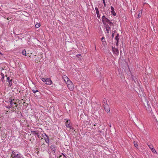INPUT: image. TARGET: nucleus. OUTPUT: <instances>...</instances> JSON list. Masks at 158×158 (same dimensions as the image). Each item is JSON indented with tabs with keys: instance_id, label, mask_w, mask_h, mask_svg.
I'll list each match as a JSON object with an SVG mask.
<instances>
[{
	"instance_id": "obj_35",
	"label": "nucleus",
	"mask_w": 158,
	"mask_h": 158,
	"mask_svg": "<svg viewBox=\"0 0 158 158\" xmlns=\"http://www.w3.org/2000/svg\"><path fill=\"white\" fill-rule=\"evenodd\" d=\"M147 105L148 106L149 105V103H148V101H147Z\"/></svg>"
},
{
	"instance_id": "obj_31",
	"label": "nucleus",
	"mask_w": 158,
	"mask_h": 158,
	"mask_svg": "<svg viewBox=\"0 0 158 158\" xmlns=\"http://www.w3.org/2000/svg\"><path fill=\"white\" fill-rule=\"evenodd\" d=\"M1 75L2 77V78H3L4 77V74H3L2 73H1Z\"/></svg>"
},
{
	"instance_id": "obj_25",
	"label": "nucleus",
	"mask_w": 158,
	"mask_h": 158,
	"mask_svg": "<svg viewBox=\"0 0 158 158\" xmlns=\"http://www.w3.org/2000/svg\"><path fill=\"white\" fill-rule=\"evenodd\" d=\"M148 146L150 149L153 147V146L151 144H148Z\"/></svg>"
},
{
	"instance_id": "obj_33",
	"label": "nucleus",
	"mask_w": 158,
	"mask_h": 158,
	"mask_svg": "<svg viewBox=\"0 0 158 158\" xmlns=\"http://www.w3.org/2000/svg\"><path fill=\"white\" fill-rule=\"evenodd\" d=\"M81 56L80 54H78L77 55V56L78 57H79L80 56Z\"/></svg>"
},
{
	"instance_id": "obj_20",
	"label": "nucleus",
	"mask_w": 158,
	"mask_h": 158,
	"mask_svg": "<svg viewBox=\"0 0 158 158\" xmlns=\"http://www.w3.org/2000/svg\"><path fill=\"white\" fill-rule=\"evenodd\" d=\"M103 106H104V105L105 104H107V101L106 100L105 98H104V99L103 100Z\"/></svg>"
},
{
	"instance_id": "obj_22",
	"label": "nucleus",
	"mask_w": 158,
	"mask_h": 158,
	"mask_svg": "<svg viewBox=\"0 0 158 158\" xmlns=\"http://www.w3.org/2000/svg\"><path fill=\"white\" fill-rule=\"evenodd\" d=\"M32 90L35 94L37 92H38V91L37 89H32Z\"/></svg>"
},
{
	"instance_id": "obj_9",
	"label": "nucleus",
	"mask_w": 158,
	"mask_h": 158,
	"mask_svg": "<svg viewBox=\"0 0 158 158\" xmlns=\"http://www.w3.org/2000/svg\"><path fill=\"white\" fill-rule=\"evenodd\" d=\"M106 30L107 31V33L109 34V30H110L111 29L110 27V26L108 25V24L106 25L105 26Z\"/></svg>"
},
{
	"instance_id": "obj_15",
	"label": "nucleus",
	"mask_w": 158,
	"mask_h": 158,
	"mask_svg": "<svg viewBox=\"0 0 158 158\" xmlns=\"http://www.w3.org/2000/svg\"><path fill=\"white\" fill-rule=\"evenodd\" d=\"M111 13L114 16H115L116 15V14L114 11V9L112 6H111Z\"/></svg>"
},
{
	"instance_id": "obj_8",
	"label": "nucleus",
	"mask_w": 158,
	"mask_h": 158,
	"mask_svg": "<svg viewBox=\"0 0 158 158\" xmlns=\"http://www.w3.org/2000/svg\"><path fill=\"white\" fill-rule=\"evenodd\" d=\"M63 78L64 79L65 82L67 84L69 83V81H71L69 80L68 77L66 76H64L63 77Z\"/></svg>"
},
{
	"instance_id": "obj_28",
	"label": "nucleus",
	"mask_w": 158,
	"mask_h": 158,
	"mask_svg": "<svg viewBox=\"0 0 158 158\" xmlns=\"http://www.w3.org/2000/svg\"><path fill=\"white\" fill-rule=\"evenodd\" d=\"M7 81H8V82L9 81H11V80H10V77H7Z\"/></svg>"
},
{
	"instance_id": "obj_18",
	"label": "nucleus",
	"mask_w": 158,
	"mask_h": 158,
	"mask_svg": "<svg viewBox=\"0 0 158 158\" xmlns=\"http://www.w3.org/2000/svg\"><path fill=\"white\" fill-rule=\"evenodd\" d=\"M9 82V86L10 87L12 85V80L8 81Z\"/></svg>"
},
{
	"instance_id": "obj_11",
	"label": "nucleus",
	"mask_w": 158,
	"mask_h": 158,
	"mask_svg": "<svg viewBox=\"0 0 158 158\" xmlns=\"http://www.w3.org/2000/svg\"><path fill=\"white\" fill-rule=\"evenodd\" d=\"M36 131H31V133L34 135H37L38 137H39V133Z\"/></svg>"
},
{
	"instance_id": "obj_16",
	"label": "nucleus",
	"mask_w": 158,
	"mask_h": 158,
	"mask_svg": "<svg viewBox=\"0 0 158 158\" xmlns=\"http://www.w3.org/2000/svg\"><path fill=\"white\" fill-rule=\"evenodd\" d=\"M10 106H12L13 104H16L15 102H13L12 100H11V101H10Z\"/></svg>"
},
{
	"instance_id": "obj_32",
	"label": "nucleus",
	"mask_w": 158,
	"mask_h": 158,
	"mask_svg": "<svg viewBox=\"0 0 158 158\" xmlns=\"http://www.w3.org/2000/svg\"><path fill=\"white\" fill-rule=\"evenodd\" d=\"M103 3L104 5V6L106 7V3H105V2H103Z\"/></svg>"
},
{
	"instance_id": "obj_34",
	"label": "nucleus",
	"mask_w": 158,
	"mask_h": 158,
	"mask_svg": "<svg viewBox=\"0 0 158 158\" xmlns=\"http://www.w3.org/2000/svg\"><path fill=\"white\" fill-rule=\"evenodd\" d=\"M112 38H114V33H113L112 34Z\"/></svg>"
},
{
	"instance_id": "obj_38",
	"label": "nucleus",
	"mask_w": 158,
	"mask_h": 158,
	"mask_svg": "<svg viewBox=\"0 0 158 158\" xmlns=\"http://www.w3.org/2000/svg\"><path fill=\"white\" fill-rule=\"evenodd\" d=\"M0 54H2V53H1V52H0Z\"/></svg>"
},
{
	"instance_id": "obj_1",
	"label": "nucleus",
	"mask_w": 158,
	"mask_h": 158,
	"mask_svg": "<svg viewBox=\"0 0 158 158\" xmlns=\"http://www.w3.org/2000/svg\"><path fill=\"white\" fill-rule=\"evenodd\" d=\"M42 81L45 84L48 85H51L52 83V81L49 78L46 79L42 78Z\"/></svg>"
},
{
	"instance_id": "obj_29",
	"label": "nucleus",
	"mask_w": 158,
	"mask_h": 158,
	"mask_svg": "<svg viewBox=\"0 0 158 158\" xmlns=\"http://www.w3.org/2000/svg\"><path fill=\"white\" fill-rule=\"evenodd\" d=\"M141 14L139 13L138 14V18H139L141 16Z\"/></svg>"
},
{
	"instance_id": "obj_4",
	"label": "nucleus",
	"mask_w": 158,
	"mask_h": 158,
	"mask_svg": "<svg viewBox=\"0 0 158 158\" xmlns=\"http://www.w3.org/2000/svg\"><path fill=\"white\" fill-rule=\"evenodd\" d=\"M65 125L67 127L69 128L70 129H73V127L71 126L70 124V122L69 120H67L65 122Z\"/></svg>"
},
{
	"instance_id": "obj_12",
	"label": "nucleus",
	"mask_w": 158,
	"mask_h": 158,
	"mask_svg": "<svg viewBox=\"0 0 158 158\" xmlns=\"http://www.w3.org/2000/svg\"><path fill=\"white\" fill-rule=\"evenodd\" d=\"M118 33L117 35L116 36L115 38V40H116V45L118 46V43L119 42V38H118Z\"/></svg>"
},
{
	"instance_id": "obj_37",
	"label": "nucleus",
	"mask_w": 158,
	"mask_h": 158,
	"mask_svg": "<svg viewBox=\"0 0 158 158\" xmlns=\"http://www.w3.org/2000/svg\"><path fill=\"white\" fill-rule=\"evenodd\" d=\"M110 127H111V125L110 124Z\"/></svg>"
},
{
	"instance_id": "obj_23",
	"label": "nucleus",
	"mask_w": 158,
	"mask_h": 158,
	"mask_svg": "<svg viewBox=\"0 0 158 158\" xmlns=\"http://www.w3.org/2000/svg\"><path fill=\"white\" fill-rule=\"evenodd\" d=\"M95 10L96 11V14H98L99 13V11L98 10V9L97 7H95Z\"/></svg>"
},
{
	"instance_id": "obj_10",
	"label": "nucleus",
	"mask_w": 158,
	"mask_h": 158,
	"mask_svg": "<svg viewBox=\"0 0 158 158\" xmlns=\"http://www.w3.org/2000/svg\"><path fill=\"white\" fill-rule=\"evenodd\" d=\"M108 19L106 18L104 15L102 16V21L104 24L105 23V22L107 21Z\"/></svg>"
},
{
	"instance_id": "obj_27",
	"label": "nucleus",
	"mask_w": 158,
	"mask_h": 158,
	"mask_svg": "<svg viewBox=\"0 0 158 158\" xmlns=\"http://www.w3.org/2000/svg\"><path fill=\"white\" fill-rule=\"evenodd\" d=\"M109 24V26L110 27L112 25H113V23L111 22H109V23H108Z\"/></svg>"
},
{
	"instance_id": "obj_39",
	"label": "nucleus",
	"mask_w": 158,
	"mask_h": 158,
	"mask_svg": "<svg viewBox=\"0 0 158 158\" xmlns=\"http://www.w3.org/2000/svg\"><path fill=\"white\" fill-rule=\"evenodd\" d=\"M114 32L115 33V31H114Z\"/></svg>"
},
{
	"instance_id": "obj_14",
	"label": "nucleus",
	"mask_w": 158,
	"mask_h": 158,
	"mask_svg": "<svg viewBox=\"0 0 158 158\" xmlns=\"http://www.w3.org/2000/svg\"><path fill=\"white\" fill-rule=\"evenodd\" d=\"M50 148L52 150L54 153H55V150H56V146L54 145H52L50 147Z\"/></svg>"
},
{
	"instance_id": "obj_3",
	"label": "nucleus",
	"mask_w": 158,
	"mask_h": 158,
	"mask_svg": "<svg viewBox=\"0 0 158 158\" xmlns=\"http://www.w3.org/2000/svg\"><path fill=\"white\" fill-rule=\"evenodd\" d=\"M67 85L68 88L71 91H73V90L74 87L72 82L71 81H69Z\"/></svg>"
},
{
	"instance_id": "obj_13",
	"label": "nucleus",
	"mask_w": 158,
	"mask_h": 158,
	"mask_svg": "<svg viewBox=\"0 0 158 158\" xmlns=\"http://www.w3.org/2000/svg\"><path fill=\"white\" fill-rule=\"evenodd\" d=\"M101 41L102 42V44L103 45L105 46L106 44L105 38L104 37H102L101 39Z\"/></svg>"
},
{
	"instance_id": "obj_26",
	"label": "nucleus",
	"mask_w": 158,
	"mask_h": 158,
	"mask_svg": "<svg viewBox=\"0 0 158 158\" xmlns=\"http://www.w3.org/2000/svg\"><path fill=\"white\" fill-rule=\"evenodd\" d=\"M97 15L98 18V19H100V16L99 13H98V14H97Z\"/></svg>"
},
{
	"instance_id": "obj_30",
	"label": "nucleus",
	"mask_w": 158,
	"mask_h": 158,
	"mask_svg": "<svg viewBox=\"0 0 158 158\" xmlns=\"http://www.w3.org/2000/svg\"><path fill=\"white\" fill-rule=\"evenodd\" d=\"M110 21L109 19H108L107 21L105 22L106 23H109V22H110Z\"/></svg>"
},
{
	"instance_id": "obj_21",
	"label": "nucleus",
	"mask_w": 158,
	"mask_h": 158,
	"mask_svg": "<svg viewBox=\"0 0 158 158\" xmlns=\"http://www.w3.org/2000/svg\"><path fill=\"white\" fill-rule=\"evenodd\" d=\"M134 145L135 146L136 148H138V144H137V142H136L134 141Z\"/></svg>"
},
{
	"instance_id": "obj_6",
	"label": "nucleus",
	"mask_w": 158,
	"mask_h": 158,
	"mask_svg": "<svg viewBox=\"0 0 158 158\" xmlns=\"http://www.w3.org/2000/svg\"><path fill=\"white\" fill-rule=\"evenodd\" d=\"M103 107L106 111L107 112H109L110 111V109L109 106L108 104H105L103 106Z\"/></svg>"
},
{
	"instance_id": "obj_7",
	"label": "nucleus",
	"mask_w": 158,
	"mask_h": 158,
	"mask_svg": "<svg viewBox=\"0 0 158 158\" xmlns=\"http://www.w3.org/2000/svg\"><path fill=\"white\" fill-rule=\"evenodd\" d=\"M44 134V135L46 137H44V136H43V137L44 138V140H45V141L47 143L49 144V138L48 136V135H47L46 134Z\"/></svg>"
},
{
	"instance_id": "obj_36",
	"label": "nucleus",
	"mask_w": 158,
	"mask_h": 158,
	"mask_svg": "<svg viewBox=\"0 0 158 158\" xmlns=\"http://www.w3.org/2000/svg\"><path fill=\"white\" fill-rule=\"evenodd\" d=\"M102 1H103V2L105 1V0H102Z\"/></svg>"
},
{
	"instance_id": "obj_2",
	"label": "nucleus",
	"mask_w": 158,
	"mask_h": 158,
	"mask_svg": "<svg viewBox=\"0 0 158 158\" xmlns=\"http://www.w3.org/2000/svg\"><path fill=\"white\" fill-rule=\"evenodd\" d=\"M11 156L12 158H21V155L19 154H16L14 151H12Z\"/></svg>"
},
{
	"instance_id": "obj_24",
	"label": "nucleus",
	"mask_w": 158,
	"mask_h": 158,
	"mask_svg": "<svg viewBox=\"0 0 158 158\" xmlns=\"http://www.w3.org/2000/svg\"><path fill=\"white\" fill-rule=\"evenodd\" d=\"M40 26V24H37L35 25V27L36 28H38Z\"/></svg>"
},
{
	"instance_id": "obj_19",
	"label": "nucleus",
	"mask_w": 158,
	"mask_h": 158,
	"mask_svg": "<svg viewBox=\"0 0 158 158\" xmlns=\"http://www.w3.org/2000/svg\"><path fill=\"white\" fill-rule=\"evenodd\" d=\"M151 150L152 152L153 153H156V150H155V149L153 148H153H151Z\"/></svg>"
},
{
	"instance_id": "obj_17",
	"label": "nucleus",
	"mask_w": 158,
	"mask_h": 158,
	"mask_svg": "<svg viewBox=\"0 0 158 158\" xmlns=\"http://www.w3.org/2000/svg\"><path fill=\"white\" fill-rule=\"evenodd\" d=\"M22 54L24 56H26V52L25 50H23L22 52Z\"/></svg>"
},
{
	"instance_id": "obj_5",
	"label": "nucleus",
	"mask_w": 158,
	"mask_h": 158,
	"mask_svg": "<svg viewBox=\"0 0 158 158\" xmlns=\"http://www.w3.org/2000/svg\"><path fill=\"white\" fill-rule=\"evenodd\" d=\"M112 48L113 52L114 54H115L116 55H118L119 51L118 49L117 48H115L114 47H112Z\"/></svg>"
}]
</instances>
